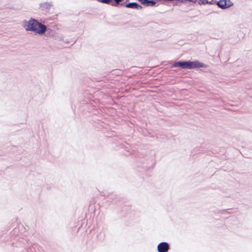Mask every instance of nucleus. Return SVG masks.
I'll list each match as a JSON object with an SVG mask.
<instances>
[{
	"label": "nucleus",
	"mask_w": 252,
	"mask_h": 252,
	"mask_svg": "<svg viewBox=\"0 0 252 252\" xmlns=\"http://www.w3.org/2000/svg\"><path fill=\"white\" fill-rule=\"evenodd\" d=\"M22 26L26 31L32 32L40 35L43 34L46 29L45 23L40 22L38 20L33 18H31L28 21H23Z\"/></svg>",
	"instance_id": "obj_1"
},
{
	"label": "nucleus",
	"mask_w": 252,
	"mask_h": 252,
	"mask_svg": "<svg viewBox=\"0 0 252 252\" xmlns=\"http://www.w3.org/2000/svg\"><path fill=\"white\" fill-rule=\"evenodd\" d=\"M173 66L175 67H180L182 69H191L195 68L207 67V65L197 61L191 62H177L174 63Z\"/></svg>",
	"instance_id": "obj_2"
},
{
	"label": "nucleus",
	"mask_w": 252,
	"mask_h": 252,
	"mask_svg": "<svg viewBox=\"0 0 252 252\" xmlns=\"http://www.w3.org/2000/svg\"><path fill=\"white\" fill-rule=\"evenodd\" d=\"M217 5L220 8L225 9L233 5V3L230 0H220L217 2Z\"/></svg>",
	"instance_id": "obj_3"
},
{
	"label": "nucleus",
	"mask_w": 252,
	"mask_h": 252,
	"mask_svg": "<svg viewBox=\"0 0 252 252\" xmlns=\"http://www.w3.org/2000/svg\"><path fill=\"white\" fill-rule=\"evenodd\" d=\"M52 6L53 4L51 1L50 2H43L39 4V9L42 11L47 12L49 11Z\"/></svg>",
	"instance_id": "obj_4"
},
{
	"label": "nucleus",
	"mask_w": 252,
	"mask_h": 252,
	"mask_svg": "<svg viewBox=\"0 0 252 252\" xmlns=\"http://www.w3.org/2000/svg\"><path fill=\"white\" fill-rule=\"evenodd\" d=\"M158 252H168L169 249V245L166 242H161L157 247Z\"/></svg>",
	"instance_id": "obj_5"
},
{
	"label": "nucleus",
	"mask_w": 252,
	"mask_h": 252,
	"mask_svg": "<svg viewBox=\"0 0 252 252\" xmlns=\"http://www.w3.org/2000/svg\"><path fill=\"white\" fill-rule=\"evenodd\" d=\"M126 7L127 8H130L132 9H141L142 6L139 5L136 2H130L126 5Z\"/></svg>",
	"instance_id": "obj_6"
},
{
	"label": "nucleus",
	"mask_w": 252,
	"mask_h": 252,
	"mask_svg": "<svg viewBox=\"0 0 252 252\" xmlns=\"http://www.w3.org/2000/svg\"><path fill=\"white\" fill-rule=\"evenodd\" d=\"M141 4L146 6H154L156 4V1L150 0H139Z\"/></svg>",
	"instance_id": "obj_7"
},
{
	"label": "nucleus",
	"mask_w": 252,
	"mask_h": 252,
	"mask_svg": "<svg viewBox=\"0 0 252 252\" xmlns=\"http://www.w3.org/2000/svg\"><path fill=\"white\" fill-rule=\"evenodd\" d=\"M46 29L45 30V32L43 33V34H44L46 35H49L51 34L53 32H55V29H52L51 28L52 26L48 25L46 24Z\"/></svg>",
	"instance_id": "obj_8"
},
{
	"label": "nucleus",
	"mask_w": 252,
	"mask_h": 252,
	"mask_svg": "<svg viewBox=\"0 0 252 252\" xmlns=\"http://www.w3.org/2000/svg\"><path fill=\"white\" fill-rule=\"evenodd\" d=\"M123 0H114V2H112L111 5L117 6L120 3V2Z\"/></svg>",
	"instance_id": "obj_9"
},
{
	"label": "nucleus",
	"mask_w": 252,
	"mask_h": 252,
	"mask_svg": "<svg viewBox=\"0 0 252 252\" xmlns=\"http://www.w3.org/2000/svg\"><path fill=\"white\" fill-rule=\"evenodd\" d=\"M97 0L102 3H106V4H111V3L112 2V0Z\"/></svg>",
	"instance_id": "obj_10"
},
{
	"label": "nucleus",
	"mask_w": 252,
	"mask_h": 252,
	"mask_svg": "<svg viewBox=\"0 0 252 252\" xmlns=\"http://www.w3.org/2000/svg\"><path fill=\"white\" fill-rule=\"evenodd\" d=\"M208 2V0H199L198 1V3L199 4H207Z\"/></svg>",
	"instance_id": "obj_11"
},
{
	"label": "nucleus",
	"mask_w": 252,
	"mask_h": 252,
	"mask_svg": "<svg viewBox=\"0 0 252 252\" xmlns=\"http://www.w3.org/2000/svg\"><path fill=\"white\" fill-rule=\"evenodd\" d=\"M216 3V1L214 0H208L207 4H214Z\"/></svg>",
	"instance_id": "obj_12"
},
{
	"label": "nucleus",
	"mask_w": 252,
	"mask_h": 252,
	"mask_svg": "<svg viewBox=\"0 0 252 252\" xmlns=\"http://www.w3.org/2000/svg\"><path fill=\"white\" fill-rule=\"evenodd\" d=\"M1 34V31H0V35Z\"/></svg>",
	"instance_id": "obj_13"
}]
</instances>
